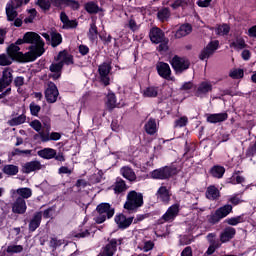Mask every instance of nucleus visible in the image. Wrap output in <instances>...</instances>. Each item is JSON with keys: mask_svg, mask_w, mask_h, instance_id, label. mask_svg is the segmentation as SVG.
<instances>
[{"mask_svg": "<svg viewBox=\"0 0 256 256\" xmlns=\"http://www.w3.org/2000/svg\"><path fill=\"white\" fill-rule=\"evenodd\" d=\"M50 247L52 249H57V247H61V240H57V238H51Z\"/></svg>", "mask_w": 256, "mask_h": 256, "instance_id": "338daca9", "label": "nucleus"}, {"mask_svg": "<svg viewBox=\"0 0 256 256\" xmlns=\"http://www.w3.org/2000/svg\"><path fill=\"white\" fill-rule=\"evenodd\" d=\"M226 223L228 225H232L233 227H235L236 225H239V223H245V216L240 215V216L228 218L226 219Z\"/></svg>", "mask_w": 256, "mask_h": 256, "instance_id": "37998d69", "label": "nucleus"}, {"mask_svg": "<svg viewBox=\"0 0 256 256\" xmlns=\"http://www.w3.org/2000/svg\"><path fill=\"white\" fill-rule=\"evenodd\" d=\"M53 213H55V207H50L43 212L44 219H51L53 217Z\"/></svg>", "mask_w": 256, "mask_h": 256, "instance_id": "e2e57ef3", "label": "nucleus"}, {"mask_svg": "<svg viewBox=\"0 0 256 256\" xmlns=\"http://www.w3.org/2000/svg\"><path fill=\"white\" fill-rule=\"evenodd\" d=\"M2 173L8 177H15L19 173V166L14 164H6L2 168Z\"/></svg>", "mask_w": 256, "mask_h": 256, "instance_id": "2f4dec72", "label": "nucleus"}, {"mask_svg": "<svg viewBox=\"0 0 256 256\" xmlns=\"http://www.w3.org/2000/svg\"><path fill=\"white\" fill-rule=\"evenodd\" d=\"M213 91V85L210 82L204 81L198 85L196 90V97H205L207 93H211Z\"/></svg>", "mask_w": 256, "mask_h": 256, "instance_id": "b1692460", "label": "nucleus"}, {"mask_svg": "<svg viewBox=\"0 0 256 256\" xmlns=\"http://www.w3.org/2000/svg\"><path fill=\"white\" fill-rule=\"evenodd\" d=\"M150 41L158 46V51H167L169 49V39L165 37V32L161 28L153 27L149 32Z\"/></svg>", "mask_w": 256, "mask_h": 256, "instance_id": "7ed1b4c3", "label": "nucleus"}, {"mask_svg": "<svg viewBox=\"0 0 256 256\" xmlns=\"http://www.w3.org/2000/svg\"><path fill=\"white\" fill-rule=\"evenodd\" d=\"M156 198L158 201H161V203L167 205L169 201H171V191L167 186H160L156 192Z\"/></svg>", "mask_w": 256, "mask_h": 256, "instance_id": "a211bd4d", "label": "nucleus"}, {"mask_svg": "<svg viewBox=\"0 0 256 256\" xmlns=\"http://www.w3.org/2000/svg\"><path fill=\"white\" fill-rule=\"evenodd\" d=\"M85 11L90 15H95L99 11V6L95 2H88L85 4Z\"/></svg>", "mask_w": 256, "mask_h": 256, "instance_id": "a18cd8bd", "label": "nucleus"}, {"mask_svg": "<svg viewBox=\"0 0 256 256\" xmlns=\"http://www.w3.org/2000/svg\"><path fill=\"white\" fill-rule=\"evenodd\" d=\"M50 43L52 47H58L63 43V37L57 32H51Z\"/></svg>", "mask_w": 256, "mask_h": 256, "instance_id": "a19ab883", "label": "nucleus"}, {"mask_svg": "<svg viewBox=\"0 0 256 256\" xmlns=\"http://www.w3.org/2000/svg\"><path fill=\"white\" fill-rule=\"evenodd\" d=\"M115 215V208L111 206L109 203H100L96 207V216L94 218L95 223L101 225V223H105L107 219L113 218Z\"/></svg>", "mask_w": 256, "mask_h": 256, "instance_id": "20e7f679", "label": "nucleus"}, {"mask_svg": "<svg viewBox=\"0 0 256 256\" xmlns=\"http://www.w3.org/2000/svg\"><path fill=\"white\" fill-rule=\"evenodd\" d=\"M19 7H23V0H10L6 4V17L7 21H15L19 13H17V9Z\"/></svg>", "mask_w": 256, "mask_h": 256, "instance_id": "1a4fd4ad", "label": "nucleus"}, {"mask_svg": "<svg viewBox=\"0 0 256 256\" xmlns=\"http://www.w3.org/2000/svg\"><path fill=\"white\" fill-rule=\"evenodd\" d=\"M157 95H159V89L157 87L150 86L143 91V97L153 98L157 97Z\"/></svg>", "mask_w": 256, "mask_h": 256, "instance_id": "79ce46f5", "label": "nucleus"}, {"mask_svg": "<svg viewBox=\"0 0 256 256\" xmlns=\"http://www.w3.org/2000/svg\"><path fill=\"white\" fill-rule=\"evenodd\" d=\"M233 213V206L231 204H225L224 206L215 210L214 213H211L208 216V222L211 225H217L221 219H225L227 215Z\"/></svg>", "mask_w": 256, "mask_h": 256, "instance_id": "423d86ee", "label": "nucleus"}, {"mask_svg": "<svg viewBox=\"0 0 256 256\" xmlns=\"http://www.w3.org/2000/svg\"><path fill=\"white\" fill-rule=\"evenodd\" d=\"M120 173L124 179H127V181H130V183H133L137 181V174H135V171H133V168L129 166H123L120 169Z\"/></svg>", "mask_w": 256, "mask_h": 256, "instance_id": "bb28decb", "label": "nucleus"}, {"mask_svg": "<svg viewBox=\"0 0 256 256\" xmlns=\"http://www.w3.org/2000/svg\"><path fill=\"white\" fill-rule=\"evenodd\" d=\"M41 162L39 160H33L30 162H26L23 166H22V173H26L27 175H29V173H33L35 171H41Z\"/></svg>", "mask_w": 256, "mask_h": 256, "instance_id": "aec40b11", "label": "nucleus"}, {"mask_svg": "<svg viewBox=\"0 0 256 256\" xmlns=\"http://www.w3.org/2000/svg\"><path fill=\"white\" fill-rule=\"evenodd\" d=\"M133 217L125 216L123 213L117 214L114 218V221L116 225L118 226V229H128V227H131V224L133 223Z\"/></svg>", "mask_w": 256, "mask_h": 256, "instance_id": "dca6fc26", "label": "nucleus"}, {"mask_svg": "<svg viewBox=\"0 0 256 256\" xmlns=\"http://www.w3.org/2000/svg\"><path fill=\"white\" fill-rule=\"evenodd\" d=\"M245 75V72L243 71V69H234L231 70L229 73V77H231V79H243Z\"/></svg>", "mask_w": 256, "mask_h": 256, "instance_id": "de8ad7c7", "label": "nucleus"}, {"mask_svg": "<svg viewBox=\"0 0 256 256\" xmlns=\"http://www.w3.org/2000/svg\"><path fill=\"white\" fill-rule=\"evenodd\" d=\"M157 17L160 21H167L169 17H171V12L169 11V8H163L158 11Z\"/></svg>", "mask_w": 256, "mask_h": 256, "instance_id": "49530a36", "label": "nucleus"}, {"mask_svg": "<svg viewBox=\"0 0 256 256\" xmlns=\"http://www.w3.org/2000/svg\"><path fill=\"white\" fill-rule=\"evenodd\" d=\"M231 28L227 24L219 26L216 30L217 35H228Z\"/></svg>", "mask_w": 256, "mask_h": 256, "instance_id": "603ef678", "label": "nucleus"}, {"mask_svg": "<svg viewBox=\"0 0 256 256\" xmlns=\"http://www.w3.org/2000/svg\"><path fill=\"white\" fill-rule=\"evenodd\" d=\"M153 247H155V243H153L151 240H148L144 242L143 246H139L138 249L140 251H144V253H148V251L153 250Z\"/></svg>", "mask_w": 256, "mask_h": 256, "instance_id": "8fccbe9b", "label": "nucleus"}, {"mask_svg": "<svg viewBox=\"0 0 256 256\" xmlns=\"http://www.w3.org/2000/svg\"><path fill=\"white\" fill-rule=\"evenodd\" d=\"M237 234V230L233 227H226L221 233H220V241L221 243H229L231 239L235 237Z\"/></svg>", "mask_w": 256, "mask_h": 256, "instance_id": "5701e85b", "label": "nucleus"}, {"mask_svg": "<svg viewBox=\"0 0 256 256\" xmlns=\"http://www.w3.org/2000/svg\"><path fill=\"white\" fill-rule=\"evenodd\" d=\"M65 7H71L73 11H79L81 4H79V2L76 0H66Z\"/></svg>", "mask_w": 256, "mask_h": 256, "instance_id": "6e6d98bb", "label": "nucleus"}, {"mask_svg": "<svg viewBox=\"0 0 256 256\" xmlns=\"http://www.w3.org/2000/svg\"><path fill=\"white\" fill-rule=\"evenodd\" d=\"M219 47V41H211L200 53L201 61H205V59H209L217 48Z\"/></svg>", "mask_w": 256, "mask_h": 256, "instance_id": "f3484780", "label": "nucleus"}, {"mask_svg": "<svg viewBox=\"0 0 256 256\" xmlns=\"http://www.w3.org/2000/svg\"><path fill=\"white\" fill-rule=\"evenodd\" d=\"M210 175L214 177V179H223V175H225V167L220 165H215L210 169Z\"/></svg>", "mask_w": 256, "mask_h": 256, "instance_id": "c9c22d12", "label": "nucleus"}, {"mask_svg": "<svg viewBox=\"0 0 256 256\" xmlns=\"http://www.w3.org/2000/svg\"><path fill=\"white\" fill-rule=\"evenodd\" d=\"M235 175H239V171H235L232 177L230 178V183H232V185H237V183H245V178L243 176L235 177Z\"/></svg>", "mask_w": 256, "mask_h": 256, "instance_id": "3c124183", "label": "nucleus"}, {"mask_svg": "<svg viewBox=\"0 0 256 256\" xmlns=\"http://www.w3.org/2000/svg\"><path fill=\"white\" fill-rule=\"evenodd\" d=\"M43 219V213L42 212H36L33 216V218L29 222L28 229L30 233H33L39 229L41 225V221Z\"/></svg>", "mask_w": 256, "mask_h": 256, "instance_id": "4be33fe9", "label": "nucleus"}, {"mask_svg": "<svg viewBox=\"0 0 256 256\" xmlns=\"http://www.w3.org/2000/svg\"><path fill=\"white\" fill-rule=\"evenodd\" d=\"M181 256H193V249L191 248V246L184 248L181 252Z\"/></svg>", "mask_w": 256, "mask_h": 256, "instance_id": "774afa93", "label": "nucleus"}, {"mask_svg": "<svg viewBox=\"0 0 256 256\" xmlns=\"http://www.w3.org/2000/svg\"><path fill=\"white\" fill-rule=\"evenodd\" d=\"M61 69H63V62H58L50 65V71L51 73H54L52 75V79L56 80L61 77Z\"/></svg>", "mask_w": 256, "mask_h": 256, "instance_id": "e433bc0d", "label": "nucleus"}, {"mask_svg": "<svg viewBox=\"0 0 256 256\" xmlns=\"http://www.w3.org/2000/svg\"><path fill=\"white\" fill-rule=\"evenodd\" d=\"M98 35H99V30H97V24H95V22H92L90 24V28H89V31H88V39L92 43H95V41H97Z\"/></svg>", "mask_w": 256, "mask_h": 256, "instance_id": "4c0bfd02", "label": "nucleus"}, {"mask_svg": "<svg viewBox=\"0 0 256 256\" xmlns=\"http://www.w3.org/2000/svg\"><path fill=\"white\" fill-rule=\"evenodd\" d=\"M187 123H189V119L186 116H183L175 121V127H185Z\"/></svg>", "mask_w": 256, "mask_h": 256, "instance_id": "13d9d810", "label": "nucleus"}, {"mask_svg": "<svg viewBox=\"0 0 256 256\" xmlns=\"http://www.w3.org/2000/svg\"><path fill=\"white\" fill-rule=\"evenodd\" d=\"M123 244V238L108 239V243L102 247L100 253L102 256H113L117 253V246Z\"/></svg>", "mask_w": 256, "mask_h": 256, "instance_id": "9d476101", "label": "nucleus"}, {"mask_svg": "<svg viewBox=\"0 0 256 256\" xmlns=\"http://www.w3.org/2000/svg\"><path fill=\"white\" fill-rule=\"evenodd\" d=\"M228 203H231V205L236 206V205H239L240 203H243V200H241V198H239V196L235 194L229 197Z\"/></svg>", "mask_w": 256, "mask_h": 256, "instance_id": "680f3d73", "label": "nucleus"}, {"mask_svg": "<svg viewBox=\"0 0 256 256\" xmlns=\"http://www.w3.org/2000/svg\"><path fill=\"white\" fill-rule=\"evenodd\" d=\"M58 97L59 89H57V85H55L53 82H48L45 90V98L47 103H56Z\"/></svg>", "mask_w": 256, "mask_h": 256, "instance_id": "4468645a", "label": "nucleus"}, {"mask_svg": "<svg viewBox=\"0 0 256 256\" xmlns=\"http://www.w3.org/2000/svg\"><path fill=\"white\" fill-rule=\"evenodd\" d=\"M56 61L62 63V67L63 65H73V55L69 54L67 50L60 51L58 53Z\"/></svg>", "mask_w": 256, "mask_h": 256, "instance_id": "c85d7f7f", "label": "nucleus"}, {"mask_svg": "<svg viewBox=\"0 0 256 256\" xmlns=\"http://www.w3.org/2000/svg\"><path fill=\"white\" fill-rule=\"evenodd\" d=\"M27 211V202L25 199L18 197L14 203H12V213H16L17 215H24Z\"/></svg>", "mask_w": 256, "mask_h": 256, "instance_id": "6ab92c4d", "label": "nucleus"}, {"mask_svg": "<svg viewBox=\"0 0 256 256\" xmlns=\"http://www.w3.org/2000/svg\"><path fill=\"white\" fill-rule=\"evenodd\" d=\"M43 125L45 127V131H39L40 139L42 143L49 142V139H51V124H49V118H45L43 120Z\"/></svg>", "mask_w": 256, "mask_h": 256, "instance_id": "a878e982", "label": "nucleus"}, {"mask_svg": "<svg viewBox=\"0 0 256 256\" xmlns=\"http://www.w3.org/2000/svg\"><path fill=\"white\" fill-rule=\"evenodd\" d=\"M53 7H57L58 9H63L66 6L67 0H50Z\"/></svg>", "mask_w": 256, "mask_h": 256, "instance_id": "052dcab7", "label": "nucleus"}, {"mask_svg": "<svg viewBox=\"0 0 256 256\" xmlns=\"http://www.w3.org/2000/svg\"><path fill=\"white\" fill-rule=\"evenodd\" d=\"M36 5H39L42 11H49L51 9V0H37Z\"/></svg>", "mask_w": 256, "mask_h": 256, "instance_id": "09e8293b", "label": "nucleus"}, {"mask_svg": "<svg viewBox=\"0 0 256 256\" xmlns=\"http://www.w3.org/2000/svg\"><path fill=\"white\" fill-rule=\"evenodd\" d=\"M37 154L42 159H55V155H57V150L53 148H44L38 151Z\"/></svg>", "mask_w": 256, "mask_h": 256, "instance_id": "473e14b6", "label": "nucleus"}, {"mask_svg": "<svg viewBox=\"0 0 256 256\" xmlns=\"http://www.w3.org/2000/svg\"><path fill=\"white\" fill-rule=\"evenodd\" d=\"M23 43L31 44L28 53H32L35 60L45 53V42L41 39V36L35 32H26L23 39L20 38L16 41V45H23Z\"/></svg>", "mask_w": 256, "mask_h": 256, "instance_id": "f257e3e1", "label": "nucleus"}, {"mask_svg": "<svg viewBox=\"0 0 256 256\" xmlns=\"http://www.w3.org/2000/svg\"><path fill=\"white\" fill-rule=\"evenodd\" d=\"M144 129L148 135H155L157 133V120L155 118H149Z\"/></svg>", "mask_w": 256, "mask_h": 256, "instance_id": "72a5a7b5", "label": "nucleus"}, {"mask_svg": "<svg viewBox=\"0 0 256 256\" xmlns=\"http://www.w3.org/2000/svg\"><path fill=\"white\" fill-rule=\"evenodd\" d=\"M230 47L236 51H241L243 49H247V43H245V39L243 37L237 36L236 40L230 43Z\"/></svg>", "mask_w": 256, "mask_h": 256, "instance_id": "f704fd0d", "label": "nucleus"}, {"mask_svg": "<svg viewBox=\"0 0 256 256\" xmlns=\"http://www.w3.org/2000/svg\"><path fill=\"white\" fill-rule=\"evenodd\" d=\"M229 119V114L226 112L216 113V114H207L206 121L208 123L216 124V123H223Z\"/></svg>", "mask_w": 256, "mask_h": 256, "instance_id": "412c9836", "label": "nucleus"}, {"mask_svg": "<svg viewBox=\"0 0 256 256\" xmlns=\"http://www.w3.org/2000/svg\"><path fill=\"white\" fill-rule=\"evenodd\" d=\"M23 251V247L21 245H10L6 249V253H21Z\"/></svg>", "mask_w": 256, "mask_h": 256, "instance_id": "864d4df0", "label": "nucleus"}, {"mask_svg": "<svg viewBox=\"0 0 256 256\" xmlns=\"http://www.w3.org/2000/svg\"><path fill=\"white\" fill-rule=\"evenodd\" d=\"M111 64L104 62L98 67V73L100 75V80L105 87L109 85L111 79L109 78V73H111Z\"/></svg>", "mask_w": 256, "mask_h": 256, "instance_id": "2eb2a0df", "label": "nucleus"}, {"mask_svg": "<svg viewBox=\"0 0 256 256\" xmlns=\"http://www.w3.org/2000/svg\"><path fill=\"white\" fill-rule=\"evenodd\" d=\"M170 64L176 75H181V73H184V71H187V69L191 67V62H189L187 58L179 57L177 55L172 58Z\"/></svg>", "mask_w": 256, "mask_h": 256, "instance_id": "6e6552de", "label": "nucleus"}, {"mask_svg": "<svg viewBox=\"0 0 256 256\" xmlns=\"http://www.w3.org/2000/svg\"><path fill=\"white\" fill-rule=\"evenodd\" d=\"M79 22L77 20H68L67 23L63 25V29H77Z\"/></svg>", "mask_w": 256, "mask_h": 256, "instance_id": "bf43d9fd", "label": "nucleus"}, {"mask_svg": "<svg viewBox=\"0 0 256 256\" xmlns=\"http://www.w3.org/2000/svg\"><path fill=\"white\" fill-rule=\"evenodd\" d=\"M17 195H19V197H21V199H29L32 195H33V191L31 190V188H18L16 190Z\"/></svg>", "mask_w": 256, "mask_h": 256, "instance_id": "ea45409f", "label": "nucleus"}, {"mask_svg": "<svg viewBox=\"0 0 256 256\" xmlns=\"http://www.w3.org/2000/svg\"><path fill=\"white\" fill-rule=\"evenodd\" d=\"M30 127H32V129H34V131L39 133L41 131V129H43V124H41V121H39V120H34V121L30 122Z\"/></svg>", "mask_w": 256, "mask_h": 256, "instance_id": "4d7b16f0", "label": "nucleus"}, {"mask_svg": "<svg viewBox=\"0 0 256 256\" xmlns=\"http://www.w3.org/2000/svg\"><path fill=\"white\" fill-rule=\"evenodd\" d=\"M13 61H15V59L12 58L11 56H9V54H1L0 55V66L1 67H7V66L11 65V63H13Z\"/></svg>", "mask_w": 256, "mask_h": 256, "instance_id": "c03bdc74", "label": "nucleus"}, {"mask_svg": "<svg viewBox=\"0 0 256 256\" xmlns=\"http://www.w3.org/2000/svg\"><path fill=\"white\" fill-rule=\"evenodd\" d=\"M221 197V192H219V189L215 186H209L206 190V199H209L210 201H217Z\"/></svg>", "mask_w": 256, "mask_h": 256, "instance_id": "7c9ffc66", "label": "nucleus"}, {"mask_svg": "<svg viewBox=\"0 0 256 256\" xmlns=\"http://www.w3.org/2000/svg\"><path fill=\"white\" fill-rule=\"evenodd\" d=\"M40 111H41V106L37 105L35 102L30 103L31 115H33L34 117H37Z\"/></svg>", "mask_w": 256, "mask_h": 256, "instance_id": "5fc2aeb1", "label": "nucleus"}, {"mask_svg": "<svg viewBox=\"0 0 256 256\" xmlns=\"http://www.w3.org/2000/svg\"><path fill=\"white\" fill-rule=\"evenodd\" d=\"M179 170L175 166H165L159 169H156L150 173L152 179H171V177L177 175Z\"/></svg>", "mask_w": 256, "mask_h": 256, "instance_id": "0eeeda50", "label": "nucleus"}, {"mask_svg": "<svg viewBox=\"0 0 256 256\" xmlns=\"http://www.w3.org/2000/svg\"><path fill=\"white\" fill-rule=\"evenodd\" d=\"M25 121H27V115H25V112L18 116H17V113L13 112L12 118L8 120V125L10 127H17L19 125H23Z\"/></svg>", "mask_w": 256, "mask_h": 256, "instance_id": "393cba45", "label": "nucleus"}, {"mask_svg": "<svg viewBox=\"0 0 256 256\" xmlns=\"http://www.w3.org/2000/svg\"><path fill=\"white\" fill-rule=\"evenodd\" d=\"M112 189L115 195H121V193H125L129 187H127V183L122 178H116L115 183L112 185Z\"/></svg>", "mask_w": 256, "mask_h": 256, "instance_id": "cd10ccee", "label": "nucleus"}, {"mask_svg": "<svg viewBox=\"0 0 256 256\" xmlns=\"http://www.w3.org/2000/svg\"><path fill=\"white\" fill-rule=\"evenodd\" d=\"M59 175H71L73 173V170L69 169L67 166H62L58 169Z\"/></svg>", "mask_w": 256, "mask_h": 256, "instance_id": "69168bd1", "label": "nucleus"}, {"mask_svg": "<svg viewBox=\"0 0 256 256\" xmlns=\"http://www.w3.org/2000/svg\"><path fill=\"white\" fill-rule=\"evenodd\" d=\"M15 87H23L25 85V78L23 76H18L14 79Z\"/></svg>", "mask_w": 256, "mask_h": 256, "instance_id": "0e129e2a", "label": "nucleus"}, {"mask_svg": "<svg viewBox=\"0 0 256 256\" xmlns=\"http://www.w3.org/2000/svg\"><path fill=\"white\" fill-rule=\"evenodd\" d=\"M193 31V27L191 24H183L179 27V29L175 33L176 39H181L182 37H187Z\"/></svg>", "mask_w": 256, "mask_h": 256, "instance_id": "c756f323", "label": "nucleus"}, {"mask_svg": "<svg viewBox=\"0 0 256 256\" xmlns=\"http://www.w3.org/2000/svg\"><path fill=\"white\" fill-rule=\"evenodd\" d=\"M19 45L21 44H17V42H15V44H11L7 48V55L14 59V61H19L20 63H31L32 61H35V56L33 53L26 52L23 54Z\"/></svg>", "mask_w": 256, "mask_h": 256, "instance_id": "f03ea898", "label": "nucleus"}, {"mask_svg": "<svg viewBox=\"0 0 256 256\" xmlns=\"http://www.w3.org/2000/svg\"><path fill=\"white\" fill-rule=\"evenodd\" d=\"M156 71L162 79L166 81H175V77H171V66L165 62H158L156 64Z\"/></svg>", "mask_w": 256, "mask_h": 256, "instance_id": "9b49d317", "label": "nucleus"}, {"mask_svg": "<svg viewBox=\"0 0 256 256\" xmlns=\"http://www.w3.org/2000/svg\"><path fill=\"white\" fill-rule=\"evenodd\" d=\"M143 203V193L132 190L126 196L124 209L127 211H137V209L143 207Z\"/></svg>", "mask_w": 256, "mask_h": 256, "instance_id": "39448f33", "label": "nucleus"}, {"mask_svg": "<svg viewBox=\"0 0 256 256\" xmlns=\"http://www.w3.org/2000/svg\"><path fill=\"white\" fill-rule=\"evenodd\" d=\"M179 204H174L170 206L165 214L159 219L160 223H172L175 221L177 215H179Z\"/></svg>", "mask_w": 256, "mask_h": 256, "instance_id": "ddd939ff", "label": "nucleus"}, {"mask_svg": "<svg viewBox=\"0 0 256 256\" xmlns=\"http://www.w3.org/2000/svg\"><path fill=\"white\" fill-rule=\"evenodd\" d=\"M11 83H13V70L11 67L4 68L0 78V93H3V90L7 89Z\"/></svg>", "mask_w": 256, "mask_h": 256, "instance_id": "f8f14e48", "label": "nucleus"}, {"mask_svg": "<svg viewBox=\"0 0 256 256\" xmlns=\"http://www.w3.org/2000/svg\"><path fill=\"white\" fill-rule=\"evenodd\" d=\"M106 107L109 111H113L117 107V98L114 93H109L107 95Z\"/></svg>", "mask_w": 256, "mask_h": 256, "instance_id": "58836bf2", "label": "nucleus"}]
</instances>
